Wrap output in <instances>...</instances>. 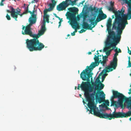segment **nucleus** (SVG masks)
<instances>
[{"mask_svg":"<svg viewBox=\"0 0 131 131\" xmlns=\"http://www.w3.org/2000/svg\"><path fill=\"white\" fill-rule=\"evenodd\" d=\"M83 102L84 103V100H83Z\"/></svg>","mask_w":131,"mask_h":131,"instance_id":"nucleus-62","label":"nucleus"},{"mask_svg":"<svg viewBox=\"0 0 131 131\" xmlns=\"http://www.w3.org/2000/svg\"><path fill=\"white\" fill-rule=\"evenodd\" d=\"M106 15L105 14H104L102 10L100 11L95 21L94 20V21L95 25H96L97 22L100 21L106 18Z\"/></svg>","mask_w":131,"mask_h":131,"instance_id":"nucleus-15","label":"nucleus"},{"mask_svg":"<svg viewBox=\"0 0 131 131\" xmlns=\"http://www.w3.org/2000/svg\"><path fill=\"white\" fill-rule=\"evenodd\" d=\"M62 19L61 18V19H60V21H59V27L60 26H61V22L62 21Z\"/></svg>","mask_w":131,"mask_h":131,"instance_id":"nucleus-39","label":"nucleus"},{"mask_svg":"<svg viewBox=\"0 0 131 131\" xmlns=\"http://www.w3.org/2000/svg\"><path fill=\"white\" fill-rule=\"evenodd\" d=\"M95 114L94 115L100 118H108L109 120H111V119H110L111 117V114H108L107 113H101L99 110L96 114L95 113Z\"/></svg>","mask_w":131,"mask_h":131,"instance_id":"nucleus-16","label":"nucleus"},{"mask_svg":"<svg viewBox=\"0 0 131 131\" xmlns=\"http://www.w3.org/2000/svg\"><path fill=\"white\" fill-rule=\"evenodd\" d=\"M51 11L48 8L47 9L46 8L43 11V13L44 15H47V13L48 12H50Z\"/></svg>","mask_w":131,"mask_h":131,"instance_id":"nucleus-28","label":"nucleus"},{"mask_svg":"<svg viewBox=\"0 0 131 131\" xmlns=\"http://www.w3.org/2000/svg\"><path fill=\"white\" fill-rule=\"evenodd\" d=\"M103 73L100 76L99 75L96 79L95 83L93 82H91L92 84V86H93L94 88V85L95 87V90H97L95 94V98L96 101H98L99 103H101L102 102L103 100H105V94L104 92L102 91H100L102 89L104 86V85L101 83V82L100 80L99 77L101 76Z\"/></svg>","mask_w":131,"mask_h":131,"instance_id":"nucleus-5","label":"nucleus"},{"mask_svg":"<svg viewBox=\"0 0 131 131\" xmlns=\"http://www.w3.org/2000/svg\"><path fill=\"white\" fill-rule=\"evenodd\" d=\"M129 7H128V13L127 15L125 14V15L126 16V20L125 21L126 25H127L128 24L127 20V19L129 20L131 18V10H130L129 12Z\"/></svg>","mask_w":131,"mask_h":131,"instance_id":"nucleus-19","label":"nucleus"},{"mask_svg":"<svg viewBox=\"0 0 131 131\" xmlns=\"http://www.w3.org/2000/svg\"><path fill=\"white\" fill-rule=\"evenodd\" d=\"M112 22V19L110 18H109L107 21V30L109 35V37H111L112 36H114L115 35V32L113 31H111V30Z\"/></svg>","mask_w":131,"mask_h":131,"instance_id":"nucleus-13","label":"nucleus"},{"mask_svg":"<svg viewBox=\"0 0 131 131\" xmlns=\"http://www.w3.org/2000/svg\"><path fill=\"white\" fill-rule=\"evenodd\" d=\"M46 30L45 22L43 23L40 30L39 31L37 35L33 34L32 31L25 35H29L34 38L30 40L27 39L26 40L27 47L30 51H41L44 47L45 46L43 43L39 42L38 38L44 34Z\"/></svg>","mask_w":131,"mask_h":131,"instance_id":"nucleus-2","label":"nucleus"},{"mask_svg":"<svg viewBox=\"0 0 131 131\" xmlns=\"http://www.w3.org/2000/svg\"><path fill=\"white\" fill-rule=\"evenodd\" d=\"M9 7L10 8L11 10H7V12L8 13H11V16L13 18L16 11V9H14L13 7L11 6H10Z\"/></svg>","mask_w":131,"mask_h":131,"instance_id":"nucleus-18","label":"nucleus"},{"mask_svg":"<svg viewBox=\"0 0 131 131\" xmlns=\"http://www.w3.org/2000/svg\"><path fill=\"white\" fill-rule=\"evenodd\" d=\"M6 17L7 19L8 20H11V18L9 15H8L7 14L6 16Z\"/></svg>","mask_w":131,"mask_h":131,"instance_id":"nucleus-30","label":"nucleus"},{"mask_svg":"<svg viewBox=\"0 0 131 131\" xmlns=\"http://www.w3.org/2000/svg\"><path fill=\"white\" fill-rule=\"evenodd\" d=\"M48 6H49V7L48 8L51 11H52L55 5L52 4V3H50Z\"/></svg>","mask_w":131,"mask_h":131,"instance_id":"nucleus-26","label":"nucleus"},{"mask_svg":"<svg viewBox=\"0 0 131 131\" xmlns=\"http://www.w3.org/2000/svg\"><path fill=\"white\" fill-rule=\"evenodd\" d=\"M129 91L130 92H129L128 93L130 94H131V89H130L129 90Z\"/></svg>","mask_w":131,"mask_h":131,"instance_id":"nucleus-47","label":"nucleus"},{"mask_svg":"<svg viewBox=\"0 0 131 131\" xmlns=\"http://www.w3.org/2000/svg\"><path fill=\"white\" fill-rule=\"evenodd\" d=\"M70 5L69 3H67L65 1H63L57 6V9L60 11L65 10L66 8Z\"/></svg>","mask_w":131,"mask_h":131,"instance_id":"nucleus-14","label":"nucleus"},{"mask_svg":"<svg viewBox=\"0 0 131 131\" xmlns=\"http://www.w3.org/2000/svg\"><path fill=\"white\" fill-rule=\"evenodd\" d=\"M118 50V53H120V52H121V50L119 48Z\"/></svg>","mask_w":131,"mask_h":131,"instance_id":"nucleus-45","label":"nucleus"},{"mask_svg":"<svg viewBox=\"0 0 131 131\" xmlns=\"http://www.w3.org/2000/svg\"><path fill=\"white\" fill-rule=\"evenodd\" d=\"M82 84V82L81 84L80 85L78 84L77 88L78 90H80V87L83 90H85L84 93V96L86 99V101L88 102L87 104L88 107L90 109L89 110L88 109L87 110L90 111V113L95 115V113L99 110L98 108L96 107V104L95 103L94 101V96L96 94V91H94L92 93L90 94L89 92H92L93 91V86H91V82L90 85H88V86L85 88H82L81 85Z\"/></svg>","mask_w":131,"mask_h":131,"instance_id":"nucleus-3","label":"nucleus"},{"mask_svg":"<svg viewBox=\"0 0 131 131\" xmlns=\"http://www.w3.org/2000/svg\"><path fill=\"white\" fill-rule=\"evenodd\" d=\"M54 15L57 18V17H58V16H57V15L56 14H54Z\"/></svg>","mask_w":131,"mask_h":131,"instance_id":"nucleus-52","label":"nucleus"},{"mask_svg":"<svg viewBox=\"0 0 131 131\" xmlns=\"http://www.w3.org/2000/svg\"><path fill=\"white\" fill-rule=\"evenodd\" d=\"M29 21L30 23L27 26H22L23 27L22 28V29L23 30H24V31H22V34L23 35H25V34L32 31L31 26L32 24L35 23V20H32L29 19Z\"/></svg>","mask_w":131,"mask_h":131,"instance_id":"nucleus-12","label":"nucleus"},{"mask_svg":"<svg viewBox=\"0 0 131 131\" xmlns=\"http://www.w3.org/2000/svg\"><path fill=\"white\" fill-rule=\"evenodd\" d=\"M81 16L83 17V22L82 25L83 28L86 30H92V28L96 25L94 21L96 18V16H95L93 18L89 19V22L91 23L90 25L88 24L87 22L84 21L85 17V16L84 15L82 14L81 15Z\"/></svg>","mask_w":131,"mask_h":131,"instance_id":"nucleus-9","label":"nucleus"},{"mask_svg":"<svg viewBox=\"0 0 131 131\" xmlns=\"http://www.w3.org/2000/svg\"><path fill=\"white\" fill-rule=\"evenodd\" d=\"M31 17H30L29 19L32 20H35V22H36V15L35 14H31Z\"/></svg>","mask_w":131,"mask_h":131,"instance_id":"nucleus-24","label":"nucleus"},{"mask_svg":"<svg viewBox=\"0 0 131 131\" xmlns=\"http://www.w3.org/2000/svg\"><path fill=\"white\" fill-rule=\"evenodd\" d=\"M71 2V5L72 6H73L75 4L76 2L75 1H70Z\"/></svg>","mask_w":131,"mask_h":131,"instance_id":"nucleus-33","label":"nucleus"},{"mask_svg":"<svg viewBox=\"0 0 131 131\" xmlns=\"http://www.w3.org/2000/svg\"><path fill=\"white\" fill-rule=\"evenodd\" d=\"M129 60H130V57H128V61H129Z\"/></svg>","mask_w":131,"mask_h":131,"instance_id":"nucleus-54","label":"nucleus"},{"mask_svg":"<svg viewBox=\"0 0 131 131\" xmlns=\"http://www.w3.org/2000/svg\"><path fill=\"white\" fill-rule=\"evenodd\" d=\"M105 52L106 54L107 57L108 56H109L110 54V51H108Z\"/></svg>","mask_w":131,"mask_h":131,"instance_id":"nucleus-32","label":"nucleus"},{"mask_svg":"<svg viewBox=\"0 0 131 131\" xmlns=\"http://www.w3.org/2000/svg\"><path fill=\"white\" fill-rule=\"evenodd\" d=\"M105 103L106 104L107 106H109V102L108 100H107L105 102Z\"/></svg>","mask_w":131,"mask_h":131,"instance_id":"nucleus-38","label":"nucleus"},{"mask_svg":"<svg viewBox=\"0 0 131 131\" xmlns=\"http://www.w3.org/2000/svg\"><path fill=\"white\" fill-rule=\"evenodd\" d=\"M104 74L105 75V77L106 76H107V73H106L105 74Z\"/></svg>","mask_w":131,"mask_h":131,"instance_id":"nucleus-53","label":"nucleus"},{"mask_svg":"<svg viewBox=\"0 0 131 131\" xmlns=\"http://www.w3.org/2000/svg\"><path fill=\"white\" fill-rule=\"evenodd\" d=\"M114 5V3H112V2H111V6H113Z\"/></svg>","mask_w":131,"mask_h":131,"instance_id":"nucleus-43","label":"nucleus"},{"mask_svg":"<svg viewBox=\"0 0 131 131\" xmlns=\"http://www.w3.org/2000/svg\"><path fill=\"white\" fill-rule=\"evenodd\" d=\"M129 120L130 121H131V117H130L129 118Z\"/></svg>","mask_w":131,"mask_h":131,"instance_id":"nucleus-56","label":"nucleus"},{"mask_svg":"<svg viewBox=\"0 0 131 131\" xmlns=\"http://www.w3.org/2000/svg\"><path fill=\"white\" fill-rule=\"evenodd\" d=\"M111 117L110 119H114L115 118H123L131 116V111H129L125 113L123 112H116L115 110L113 112L112 114H111Z\"/></svg>","mask_w":131,"mask_h":131,"instance_id":"nucleus-10","label":"nucleus"},{"mask_svg":"<svg viewBox=\"0 0 131 131\" xmlns=\"http://www.w3.org/2000/svg\"><path fill=\"white\" fill-rule=\"evenodd\" d=\"M29 6V5H27V8H26V10L25 11V13H26L27 14L28 13H29L30 14H31L32 13V12L30 11V10H28V9H29V7H28V6Z\"/></svg>","mask_w":131,"mask_h":131,"instance_id":"nucleus-27","label":"nucleus"},{"mask_svg":"<svg viewBox=\"0 0 131 131\" xmlns=\"http://www.w3.org/2000/svg\"><path fill=\"white\" fill-rule=\"evenodd\" d=\"M80 96H81V94H80Z\"/></svg>","mask_w":131,"mask_h":131,"instance_id":"nucleus-64","label":"nucleus"},{"mask_svg":"<svg viewBox=\"0 0 131 131\" xmlns=\"http://www.w3.org/2000/svg\"><path fill=\"white\" fill-rule=\"evenodd\" d=\"M128 53L130 55H131V51L129 50V51H128Z\"/></svg>","mask_w":131,"mask_h":131,"instance_id":"nucleus-44","label":"nucleus"},{"mask_svg":"<svg viewBox=\"0 0 131 131\" xmlns=\"http://www.w3.org/2000/svg\"><path fill=\"white\" fill-rule=\"evenodd\" d=\"M76 88H77L76 87H75V90H76Z\"/></svg>","mask_w":131,"mask_h":131,"instance_id":"nucleus-61","label":"nucleus"},{"mask_svg":"<svg viewBox=\"0 0 131 131\" xmlns=\"http://www.w3.org/2000/svg\"><path fill=\"white\" fill-rule=\"evenodd\" d=\"M97 56L98 55H99V53L98 52V50H97Z\"/></svg>","mask_w":131,"mask_h":131,"instance_id":"nucleus-50","label":"nucleus"},{"mask_svg":"<svg viewBox=\"0 0 131 131\" xmlns=\"http://www.w3.org/2000/svg\"><path fill=\"white\" fill-rule=\"evenodd\" d=\"M126 25L122 24L121 25H118L117 26L114 25H113V28L115 30H116L117 34L116 36H115V35L114 36H112L110 37L109 35L107 39V40L109 43L108 44L111 46V47H113L111 50H113L114 48H116V46L120 40L121 35Z\"/></svg>","mask_w":131,"mask_h":131,"instance_id":"nucleus-4","label":"nucleus"},{"mask_svg":"<svg viewBox=\"0 0 131 131\" xmlns=\"http://www.w3.org/2000/svg\"><path fill=\"white\" fill-rule=\"evenodd\" d=\"M99 51L100 52H102V50H99Z\"/></svg>","mask_w":131,"mask_h":131,"instance_id":"nucleus-57","label":"nucleus"},{"mask_svg":"<svg viewBox=\"0 0 131 131\" xmlns=\"http://www.w3.org/2000/svg\"><path fill=\"white\" fill-rule=\"evenodd\" d=\"M75 32L74 31L73 33H71V35L72 36H74L75 35Z\"/></svg>","mask_w":131,"mask_h":131,"instance_id":"nucleus-42","label":"nucleus"},{"mask_svg":"<svg viewBox=\"0 0 131 131\" xmlns=\"http://www.w3.org/2000/svg\"><path fill=\"white\" fill-rule=\"evenodd\" d=\"M57 18H58L60 20V19H61L60 18V17H59L58 16L57 17Z\"/></svg>","mask_w":131,"mask_h":131,"instance_id":"nucleus-49","label":"nucleus"},{"mask_svg":"<svg viewBox=\"0 0 131 131\" xmlns=\"http://www.w3.org/2000/svg\"><path fill=\"white\" fill-rule=\"evenodd\" d=\"M73 26L74 27H75V28H74V29H75V31H74V32L75 33L77 31V29L76 28L77 27H79L78 26V25H77L76 26V27H75L74 26Z\"/></svg>","mask_w":131,"mask_h":131,"instance_id":"nucleus-35","label":"nucleus"},{"mask_svg":"<svg viewBox=\"0 0 131 131\" xmlns=\"http://www.w3.org/2000/svg\"><path fill=\"white\" fill-rule=\"evenodd\" d=\"M68 10L70 12H68L66 15L67 18L71 20L72 24V27L73 28H74L75 27L73 26L76 27L77 25H78L77 21L79 20L80 19V16H78L77 17L76 16V14L78 13V9L75 7H74L70 8H68Z\"/></svg>","mask_w":131,"mask_h":131,"instance_id":"nucleus-7","label":"nucleus"},{"mask_svg":"<svg viewBox=\"0 0 131 131\" xmlns=\"http://www.w3.org/2000/svg\"><path fill=\"white\" fill-rule=\"evenodd\" d=\"M25 5H26V4H24V6H25Z\"/></svg>","mask_w":131,"mask_h":131,"instance_id":"nucleus-63","label":"nucleus"},{"mask_svg":"<svg viewBox=\"0 0 131 131\" xmlns=\"http://www.w3.org/2000/svg\"><path fill=\"white\" fill-rule=\"evenodd\" d=\"M99 57H102V56L101 55H99Z\"/></svg>","mask_w":131,"mask_h":131,"instance_id":"nucleus-59","label":"nucleus"},{"mask_svg":"<svg viewBox=\"0 0 131 131\" xmlns=\"http://www.w3.org/2000/svg\"><path fill=\"white\" fill-rule=\"evenodd\" d=\"M117 47L114 50V51L115 52V53L114 54V57L113 60L117 61V56L118 55V51H117Z\"/></svg>","mask_w":131,"mask_h":131,"instance_id":"nucleus-23","label":"nucleus"},{"mask_svg":"<svg viewBox=\"0 0 131 131\" xmlns=\"http://www.w3.org/2000/svg\"><path fill=\"white\" fill-rule=\"evenodd\" d=\"M126 103L127 108L129 110L131 109V96L127 98Z\"/></svg>","mask_w":131,"mask_h":131,"instance_id":"nucleus-20","label":"nucleus"},{"mask_svg":"<svg viewBox=\"0 0 131 131\" xmlns=\"http://www.w3.org/2000/svg\"><path fill=\"white\" fill-rule=\"evenodd\" d=\"M92 54V52H88L89 54Z\"/></svg>","mask_w":131,"mask_h":131,"instance_id":"nucleus-51","label":"nucleus"},{"mask_svg":"<svg viewBox=\"0 0 131 131\" xmlns=\"http://www.w3.org/2000/svg\"><path fill=\"white\" fill-rule=\"evenodd\" d=\"M86 31L85 30H84L83 29H82L79 32L80 33H81L83 32H85Z\"/></svg>","mask_w":131,"mask_h":131,"instance_id":"nucleus-36","label":"nucleus"},{"mask_svg":"<svg viewBox=\"0 0 131 131\" xmlns=\"http://www.w3.org/2000/svg\"><path fill=\"white\" fill-rule=\"evenodd\" d=\"M38 2L37 0H33L31 2V3H37Z\"/></svg>","mask_w":131,"mask_h":131,"instance_id":"nucleus-40","label":"nucleus"},{"mask_svg":"<svg viewBox=\"0 0 131 131\" xmlns=\"http://www.w3.org/2000/svg\"><path fill=\"white\" fill-rule=\"evenodd\" d=\"M49 16L48 15H44L43 16V19L45 20L47 22V23H48L49 22Z\"/></svg>","mask_w":131,"mask_h":131,"instance_id":"nucleus-25","label":"nucleus"},{"mask_svg":"<svg viewBox=\"0 0 131 131\" xmlns=\"http://www.w3.org/2000/svg\"><path fill=\"white\" fill-rule=\"evenodd\" d=\"M95 7L94 8H93L91 6L90 8V9L91 11H93L95 10Z\"/></svg>","mask_w":131,"mask_h":131,"instance_id":"nucleus-37","label":"nucleus"},{"mask_svg":"<svg viewBox=\"0 0 131 131\" xmlns=\"http://www.w3.org/2000/svg\"><path fill=\"white\" fill-rule=\"evenodd\" d=\"M113 95L111 98V106L116 105V102L113 100L114 98H118V103L122 108H124L125 105L123 104L124 102L125 101L126 102L127 98L123 95L122 94L118 92L117 91H113Z\"/></svg>","mask_w":131,"mask_h":131,"instance_id":"nucleus-8","label":"nucleus"},{"mask_svg":"<svg viewBox=\"0 0 131 131\" xmlns=\"http://www.w3.org/2000/svg\"><path fill=\"white\" fill-rule=\"evenodd\" d=\"M102 57L99 58V55L97 56L95 55L94 59L95 62H92L90 66H87V68L83 70L80 74V78L84 81H86V82H82V84L81 86L82 88H85L88 86V85H90V78L92 80V75L93 73H91L93 68L96 66L99 65L100 63L103 66H104L106 64L107 61L108 60V57L106 55L104 56L102 55Z\"/></svg>","mask_w":131,"mask_h":131,"instance_id":"nucleus-1","label":"nucleus"},{"mask_svg":"<svg viewBox=\"0 0 131 131\" xmlns=\"http://www.w3.org/2000/svg\"><path fill=\"white\" fill-rule=\"evenodd\" d=\"M108 42L107 40V41L106 43V46L103 49V51L104 52H106L108 51L109 49L111 48V46L108 44Z\"/></svg>","mask_w":131,"mask_h":131,"instance_id":"nucleus-21","label":"nucleus"},{"mask_svg":"<svg viewBox=\"0 0 131 131\" xmlns=\"http://www.w3.org/2000/svg\"><path fill=\"white\" fill-rule=\"evenodd\" d=\"M127 48H128V51H129L130 50H129V48H128V47H127Z\"/></svg>","mask_w":131,"mask_h":131,"instance_id":"nucleus-55","label":"nucleus"},{"mask_svg":"<svg viewBox=\"0 0 131 131\" xmlns=\"http://www.w3.org/2000/svg\"><path fill=\"white\" fill-rule=\"evenodd\" d=\"M124 2L127 4L128 7H129V12L130 10H131V0H129V1L128 0H124Z\"/></svg>","mask_w":131,"mask_h":131,"instance_id":"nucleus-22","label":"nucleus"},{"mask_svg":"<svg viewBox=\"0 0 131 131\" xmlns=\"http://www.w3.org/2000/svg\"><path fill=\"white\" fill-rule=\"evenodd\" d=\"M70 36V35L69 34H68L67 35V36Z\"/></svg>","mask_w":131,"mask_h":131,"instance_id":"nucleus-58","label":"nucleus"},{"mask_svg":"<svg viewBox=\"0 0 131 131\" xmlns=\"http://www.w3.org/2000/svg\"><path fill=\"white\" fill-rule=\"evenodd\" d=\"M21 10L18 7L16 9V11L13 18L15 20H17V19L18 15H20L21 17L23 15L27 14L25 12L22 14H21Z\"/></svg>","mask_w":131,"mask_h":131,"instance_id":"nucleus-17","label":"nucleus"},{"mask_svg":"<svg viewBox=\"0 0 131 131\" xmlns=\"http://www.w3.org/2000/svg\"><path fill=\"white\" fill-rule=\"evenodd\" d=\"M71 0H66L65 1V2H66L67 3H68V2L70 1H71Z\"/></svg>","mask_w":131,"mask_h":131,"instance_id":"nucleus-46","label":"nucleus"},{"mask_svg":"<svg viewBox=\"0 0 131 131\" xmlns=\"http://www.w3.org/2000/svg\"><path fill=\"white\" fill-rule=\"evenodd\" d=\"M51 1L52 3V4L55 6L56 5L57 3V1H56L55 0H51Z\"/></svg>","mask_w":131,"mask_h":131,"instance_id":"nucleus-29","label":"nucleus"},{"mask_svg":"<svg viewBox=\"0 0 131 131\" xmlns=\"http://www.w3.org/2000/svg\"><path fill=\"white\" fill-rule=\"evenodd\" d=\"M117 60H113L112 61H111L110 65L107 67H106L105 69H104L99 74V75H101L103 73H105L106 72H109L115 69L117 66Z\"/></svg>","mask_w":131,"mask_h":131,"instance_id":"nucleus-11","label":"nucleus"},{"mask_svg":"<svg viewBox=\"0 0 131 131\" xmlns=\"http://www.w3.org/2000/svg\"><path fill=\"white\" fill-rule=\"evenodd\" d=\"M3 2L2 1H1L0 3V5L1 6H3L4 5V4L3 3Z\"/></svg>","mask_w":131,"mask_h":131,"instance_id":"nucleus-41","label":"nucleus"},{"mask_svg":"<svg viewBox=\"0 0 131 131\" xmlns=\"http://www.w3.org/2000/svg\"><path fill=\"white\" fill-rule=\"evenodd\" d=\"M35 12V11L34 10H33L32 11V13L31 14H34V12Z\"/></svg>","mask_w":131,"mask_h":131,"instance_id":"nucleus-48","label":"nucleus"},{"mask_svg":"<svg viewBox=\"0 0 131 131\" xmlns=\"http://www.w3.org/2000/svg\"><path fill=\"white\" fill-rule=\"evenodd\" d=\"M112 18H114V15L112 16Z\"/></svg>","mask_w":131,"mask_h":131,"instance_id":"nucleus-60","label":"nucleus"},{"mask_svg":"<svg viewBox=\"0 0 131 131\" xmlns=\"http://www.w3.org/2000/svg\"><path fill=\"white\" fill-rule=\"evenodd\" d=\"M128 67H131V63L130 60L128 61Z\"/></svg>","mask_w":131,"mask_h":131,"instance_id":"nucleus-34","label":"nucleus"},{"mask_svg":"<svg viewBox=\"0 0 131 131\" xmlns=\"http://www.w3.org/2000/svg\"><path fill=\"white\" fill-rule=\"evenodd\" d=\"M125 8L124 7H123L121 11L118 10V11L114 10L113 6H111L108 8L109 10L112 11L115 15V18L113 25H116V24H117L118 25H119L122 24H126V16L124 13Z\"/></svg>","mask_w":131,"mask_h":131,"instance_id":"nucleus-6","label":"nucleus"},{"mask_svg":"<svg viewBox=\"0 0 131 131\" xmlns=\"http://www.w3.org/2000/svg\"><path fill=\"white\" fill-rule=\"evenodd\" d=\"M105 76L104 74H103L102 75V82H103V81H104L105 79Z\"/></svg>","mask_w":131,"mask_h":131,"instance_id":"nucleus-31","label":"nucleus"}]
</instances>
